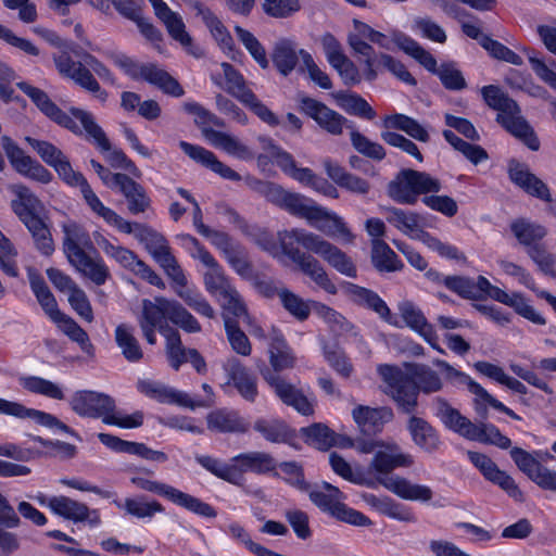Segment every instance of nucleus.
Returning <instances> with one entry per match:
<instances>
[{"label":"nucleus","instance_id":"nucleus-1","mask_svg":"<svg viewBox=\"0 0 556 556\" xmlns=\"http://www.w3.org/2000/svg\"><path fill=\"white\" fill-rule=\"evenodd\" d=\"M278 240L283 254L287 255L304 275L308 276L318 287L329 294H336L338 292L336 285L330 280L319 261L312 254L302 252L296 244L320 256L340 274L348 277H356V267L351 257L338 247L314 232H308L301 228H293L291 230L279 231Z\"/></svg>","mask_w":556,"mask_h":556},{"label":"nucleus","instance_id":"nucleus-2","mask_svg":"<svg viewBox=\"0 0 556 556\" xmlns=\"http://www.w3.org/2000/svg\"><path fill=\"white\" fill-rule=\"evenodd\" d=\"M377 371L387 386L386 393L404 413L415 410L419 390L430 393L441 389L439 376L425 365H408L403 371L397 366L381 364Z\"/></svg>","mask_w":556,"mask_h":556},{"label":"nucleus","instance_id":"nucleus-3","mask_svg":"<svg viewBox=\"0 0 556 556\" xmlns=\"http://www.w3.org/2000/svg\"><path fill=\"white\" fill-rule=\"evenodd\" d=\"M195 460L207 471L232 484H239L244 472L265 475L276 469L274 457L265 452H247L232 457V465L208 455H198Z\"/></svg>","mask_w":556,"mask_h":556},{"label":"nucleus","instance_id":"nucleus-4","mask_svg":"<svg viewBox=\"0 0 556 556\" xmlns=\"http://www.w3.org/2000/svg\"><path fill=\"white\" fill-rule=\"evenodd\" d=\"M304 492L308 494L311 502L315 506L338 520L358 527L371 525V520L364 514L343 504L342 501L345 498L343 493L328 482L324 481L315 485L308 484V490H304Z\"/></svg>","mask_w":556,"mask_h":556},{"label":"nucleus","instance_id":"nucleus-5","mask_svg":"<svg viewBox=\"0 0 556 556\" xmlns=\"http://www.w3.org/2000/svg\"><path fill=\"white\" fill-rule=\"evenodd\" d=\"M392 38L399 49L414 58L429 72L437 74L446 89L462 90L466 87L465 78L453 64H442L437 68V60L416 40L403 31L392 33Z\"/></svg>","mask_w":556,"mask_h":556},{"label":"nucleus","instance_id":"nucleus-6","mask_svg":"<svg viewBox=\"0 0 556 556\" xmlns=\"http://www.w3.org/2000/svg\"><path fill=\"white\" fill-rule=\"evenodd\" d=\"M441 188L440 180L426 172L403 169L389 184L388 193L401 204L413 205L417 202L419 194L439 192Z\"/></svg>","mask_w":556,"mask_h":556},{"label":"nucleus","instance_id":"nucleus-7","mask_svg":"<svg viewBox=\"0 0 556 556\" xmlns=\"http://www.w3.org/2000/svg\"><path fill=\"white\" fill-rule=\"evenodd\" d=\"M70 113L79 121L83 131L86 132L89 139H92L93 143L102 153H108L105 159L112 167L122 168L130 172L136 176H140V172L135 163L127 157V155L121 149H112L111 142L106 137L104 130L98 125L93 115L78 108H71Z\"/></svg>","mask_w":556,"mask_h":556},{"label":"nucleus","instance_id":"nucleus-8","mask_svg":"<svg viewBox=\"0 0 556 556\" xmlns=\"http://www.w3.org/2000/svg\"><path fill=\"white\" fill-rule=\"evenodd\" d=\"M113 60L115 65L124 70L132 79L142 78L175 98L182 97L185 93L178 80L155 64L138 65L125 54H117Z\"/></svg>","mask_w":556,"mask_h":556},{"label":"nucleus","instance_id":"nucleus-9","mask_svg":"<svg viewBox=\"0 0 556 556\" xmlns=\"http://www.w3.org/2000/svg\"><path fill=\"white\" fill-rule=\"evenodd\" d=\"M369 442L372 443V453H375L369 469L379 476H387L396 468L409 467L414 463L413 457L404 453L393 440L383 441L370 438Z\"/></svg>","mask_w":556,"mask_h":556},{"label":"nucleus","instance_id":"nucleus-10","mask_svg":"<svg viewBox=\"0 0 556 556\" xmlns=\"http://www.w3.org/2000/svg\"><path fill=\"white\" fill-rule=\"evenodd\" d=\"M2 148L16 173L42 185L51 182L52 174L41 163L26 154L10 137H2Z\"/></svg>","mask_w":556,"mask_h":556},{"label":"nucleus","instance_id":"nucleus-11","mask_svg":"<svg viewBox=\"0 0 556 556\" xmlns=\"http://www.w3.org/2000/svg\"><path fill=\"white\" fill-rule=\"evenodd\" d=\"M70 405L77 415L101 418L104 424L116 408L115 401L110 395L89 390L75 392L71 397Z\"/></svg>","mask_w":556,"mask_h":556},{"label":"nucleus","instance_id":"nucleus-12","mask_svg":"<svg viewBox=\"0 0 556 556\" xmlns=\"http://www.w3.org/2000/svg\"><path fill=\"white\" fill-rule=\"evenodd\" d=\"M17 88L22 90L27 97L31 99V101L36 104V106L48 118L71 130L75 135H81L83 129L75 122L77 119L71 113L62 111L45 92L43 90L29 85L26 81H20L16 84Z\"/></svg>","mask_w":556,"mask_h":556},{"label":"nucleus","instance_id":"nucleus-13","mask_svg":"<svg viewBox=\"0 0 556 556\" xmlns=\"http://www.w3.org/2000/svg\"><path fill=\"white\" fill-rule=\"evenodd\" d=\"M265 381L274 389L275 394L280 401L290 407H293L303 416L314 414V403L304 393L292 383L280 377L278 374L271 372L270 369L262 370Z\"/></svg>","mask_w":556,"mask_h":556},{"label":"nucleus","instance_id":"nucleus-14","mask_svg":"<svg viewBox=\"0 0 556 556\" xmlns=\"http://www.w3.org/2000/svg\"><path fill=\"white\" fill-rule=\"evenodd\" d=\"M510 456L517 467L539 488L556 493V471L542 465L531 453L513 447Z\"/></svg>","mask_w":556,"mask_h":556},{"label":"nucleus","instance_id":"nucleus-15","mask_svg":"<svg viewBox=\"0 0 556 556\" xmlns=\"http://www.w3.org/2000/svg\"><path fill=\"white\" fill-rule=\"evenodd\" d=\"M54 63L59 73L73 79L81 88L88 90L102 102L106 101L108 92L102 90L90 70L81 62L74 61L67 53L54 56Z\"/></svg>","mask_w":556,"mask_h":556},{"label":"nucleus","instance_id":"nucleus-16","mask_svg":"<svg viewBox=\"0 0 556 556\" xmlns=\"http://www.w3.org/2000/svg\"><path fill=\"white\" fill-rule=\"evenodd\" d=\"M302 110L313 118L317 125L330 135L339 136L344 128H352L353 123L323 102L312 98H303Z\"/></svg>","mask_w":556,"mask_h":556},{"label":"nucleus","instance_id":"nucleus-17","mask_svg":"<svg viewBox=\"0 0 556 556\" xmlns=\"http://www.w3.org/2000/svg\"><path fill=\"white\" fill-rule=\"evenodd\" d=\"M495 121L511 136L525 143L530 150L540 149V140L534 129L522 116L521 109L515 101V109H505L497 113Z\"/></svg>","mask_w":556,"mask_h":556},{"label":"nucleus","instance_id":"nucleus-18","mask_svg":"<svg viewBox=\"0 0 556 556\" xmlns=\"http://www.w3.org/2000/svg\"><path fill=\"white\" fill-rule=\"evenodd\" d=\"M138 390L160 403L176 404L194 410L197 406H206L210 402H195L187 392L176 390L162 382L150 379L139 380Z\"/></svg>","mask_w":556,"mask_h":556},{"label":"nucleus","instance_id":"nucleus-19","mask_svg":"<svg viewBox=\"0 0 556 556\" xmlns=\"http://www.w3.org/2000/svg\"><path fill=\"white\" fill-rule=\"evenodd\" d=\"M439 414L442 422L452 431L468 440L486 442V428L483 422H471L447 403L440 405Z\"/></svg>","mask_w":556,"mask_h":556},{"label":"nucleus","instance_id":"nucleus-20","mask_svg":"<svg viewBox=\"0 0 556 556\" xmlns=\"http://www.w3.org/2000/svg\"><path fill=\"white\" fill-rule=\"evenodd\" d=\"M223 369L228 376L227 384H232L245 401L252 403L256 400L258 394L256 377L238 358H228L223 364Z\"/></svg>","mask_w":556,"mask_h":556},{"label":"nucleus","instance_id":"nucleus-21","mask_svg":"<svg viewBox=\"0 0 556 556\" xmlns=\"http://www.w3.org/2000/svg\"><path fill=\"white\" fill-rule=\"evenodd\" d=\"M489 298L511 307L516 314L534 325L544 326L546 319L539 313L529 302V300L520 292H511L492 286L489 283Z\"/></svg>","mask_w":556,"mask_h":556},{"label":"nucleus","instance_id":"nucleus-22","mask_svg":"<svg viewBox=\"0 0 556 556\" xmlns=\"http://www.w3.org/2000/svg\"><path fill=\"white\" fill-rule=\"evenodd\" d=\"M0 414L10 415L18 418H30L41 426L48 428H55L80 440L78 434L73 429H71L55 416L41 410L27 408L24 405L16 402H11L0 397Z\"/></svg>","mask_w":556,"mask_h":556},{"label":"nucleus","instance_id":"nucleus-23","mask_svg":"<svg viewBox=\"0 0 556 556\" xmlns=\"http://www.w3.org/2000/svg\"><path fill=\"white\" fill-rule=\"evenodd\" d=\"M207 429L216 433H247L250 422L239 412L219 408L206 415Z\"/></svg>","mask_w":556,"mask_h":556},{"label":"nucleus","instance_id":"nucleus-24","mask_svg":"<svg viewBox=\"0 0 556 556\" xmlns=\"http://www.w3.org/2000/svg\"><path fill=\"white\" fill-rule=\"evenodd\" d=\"M308 224L326 236L339 238L346 243H352L355 238L341 216L320 205Z\"/></svg>","mask_w":556,"mask_h":556},{"label":"nucleus","instance_id":"nucleus-25","mask_svg":"<svg viewBox=\"0 0 556 556\" xmlns=\"http://www.w3.org/2000/svg\"><path fill=\"white\" fill-rule=\"evenodd\" d=\"M508 172L511 181L528 194L547 202L552 200L547 185L532 174L526 164L513 161Z\"/></svg>","mask_w":556,"mask_h":556},{"label":"nucleus","instance_id":"nucleus-26","mask_svg":"<svg viewBox=\"0 0 556 556\" xmlns=\"http://www.w3.org/2000/svg\"><path fill=\"white\" fill-rule=\"evenodd\" d=\"M179 147L190 159L210 168L222 178L231 181L241 180V176L236 170L220 162L213 152L205 148L186 141H180Z\"/></svg>","mask_w":556,"mask_h":556},{"label":"nucleus","instance_id":"nucleus-27","mask_svg":"<svg viewBox=\"0 0 556 556\" xmlns=\"http://www.w3.org/2000/svg\"><path fill=\"white\" fill-rule=\"evenodd\" d=\"M384 211L387 222L404 235L420 241L427 236L428 232L424 230L425 218L418 213L396 207H387Z\"/></svg>","mask_w":556,"mask_h":556},{"label":"nucleus","instance_id":"nucleus-28","mask_svg":"<svg viewBox=\"0 0 556 556\" xmlns=\"http://www.w3.org/2000/svg\"><path fill=\"white\" fill-rule=\"evenodd\" d=\"M352 415L359 428L361 437L366 438H374L381 432L383 425L393 416L388 408H370L362 405L355 407Z\"/></svg>","mask_w":556,"mask_h":556},{"label":"nucleus","instance_id":"nucleus-29","mask_svg":"<svg viewBox=\"0 0 556 556\" xmlns=\"http://www.w3.org/2000/svg\"><path fill=\"white\" fill-rule=\"evenodd\" d=\"M67 261L79 274L91 280L96 286H102L111 278L110 269L99 254L91 256L83 251Z\"/></svg>","mask_w":556,"mask_h":556},{"label":"nucleus","instance_id":"nucleus-30","mask_svg":"<svg viewBox=\"0 0 556 556\" xmlns=\"http://www.w3.org/2000/svg\"><path fill=\"white\" fill-rule=\"evenodd\" d=\"M342 289L346 296L355 304L374 311L384 321H391V311L378 293L352 282H344Z\"/></svg>","mask_w":556,"mask_h":556},{"label":"nucleus","instance_id":"nucleus-31","mask_svg":"<svg viewBox=\"0 0 556 556\" xmlns=\"http://www.w3.org/2000/svg\"><path fill=\"white\" fill-rule=\"evenodd\" d=\"M153 7L156 17L165 25L169 36L179 41L181 46L190 48L192 39L186 31V26L176 12L172 11L163 0H149Z\"/></svg>","mask_w":556,"mask_h":556},{"label":"nucleus","instance_id":"nucleus-32","mask_svg":"<svg viewBox=\"0 0 556 556\" xmlns=\"http://www.w3.org/2000/svg\"><path fill=\"white\" fill-rule=\"evenodd\" d=\"M323 165L328 177L340 188L356 194H367L369 192L370 184L367 180L346 172L337 162L325 159Z\"/></svg>","mask_w":556,"mask_h":556},{"label":"nucleus","instance_id":"nucleus-33","mask_svg":"<svg viewBox=\"0 0 556 556\" xmlns=\"http://www.w3.org/2000/svg\"><path fill=\"white\" fill-rule=\"evenodd\" d=\"M378 481L403 500L429 502L433 496V492L429 486L414 484L402 477L379 478Z\"/></svg>","mask_w":556,"mask_h":556},{"label":"nucleus","instance_id":"nucleus-34","mask_svg":"<svg viewBox=\"0 0 556 556\" xmlns=\"http://www.w3.org/2000/svg\"><path fill=\"white\" fill-rule=\"evenodd\" d=\"M170 306L172 301L163 296H157L154 301L144 299L142 301L141 314L138 317L139 326L157 328L161 331V328L168 326L166 319L169 320L168 312Z\"/></svg>","mask_w":556,"mask_h":556},{"label":"nucleus","instance_id":"nucleus-35","mask_svg":"<svg viewBox=\"0 0 556 556\" xmlns=\"http://www.w3.org/2000/svg\"><path fill=\"white\" fill-rule=\"evenodd\" d=\"M11 190L15 195L11 201V208L20 220L39 215L43 211L42 202L27 186L16 184Z\"/></svg>","mask_w":556,"mask_h":556},{"label":"nucleus","instance_id":"nucleus-36","mask_svg":"<svg viewBox=\"0 0 556 556\" xmlns=\"http://www.w3.org/2000/svg\"><path fill=\"white\" fill-rule=\"evenodd\" d=\"M362 498L366 504L376 509L378 513L392 519L404 522L416 521V517L410 508L395 502L388 496H377L371 493H364L362 494Z\"/></svg>","mask_w":556,"mask_h":556},{"label":"nucleus","instance_id":"nucleus-37","mask_svg":"<svg viewBox=\"0 0 556 556\" xmlns=\"http://www.w3.org/2000/svg\"><path fill=\"white\" fill-rule=\"evenodd\" d=\"M269 363L274 374L293 368L295 356L280 331L273 329L269 342Z\"/></svg>","mask_w":556,"mask_h":556},{"label":"nucleus","instance_id":"nucleus-38","mask_svg":"<svg viewBox=\"0 0 556 556\" xmlns=\"http://www.w3.org/2000/svg\"><path fill=\"white\" fill-rule=\"evenodd\" d=\"M434 365L442 368L447 377L455 381L456 383L464 384L468 388V390L476 395L473 400L476 412L484 417L486 414V391L476 381H473L469 376L465 375L456 370L445 361H435Z\"/></svg>","mask_w":556,"mask_h":556},{"label":"nucleus","instance_id":"nucleus-39","mask_svg":"<svg viewBox=\"0 0 556 556\" xmlns=\"http://www.w3.org/2000/svg\"><path fill=\"white\" fill-rule=\"evenodd\" d=\"M115 189L126 198L128 211L134 215L144 213L151 205L144 188L127 175Z\"/></svg>","mask_w":556,"mask_h":556},{"label":"nucleus","instance_id":"nucleus-40","mask_svg":"<svg viewBox=\"0 0 556 556\" xmlns=\"http://www.w3.org/2000/svg\"><path fill=\"white\" fill-rule=\"evenodd\" d=\"M135 328L128 324H119L115 328V342L122 355L130 363H138L143 358V351L135 337Z\"/></svg>","mask_w":556,"mask_h":556},{"label":"nucleus","instance_id":"nucleus-41","mask_svg":"<svg viewBox=\"0 0 556 556\" xmlns=\"http://www.w3.org/2000/svg\"><path fill=\"white\" fill-rule=\"evenodd\" d=\"M204 137L214 147L223 149L230 155L241 160H252L254 157L248 146L229 134L217 130H204Z\"/></svg>","mask_w":556,"mask_h":556},{"label":"nucleus","instance_id":"nucleus-42","mask_svg":"<svg viewBox=\"0 0 556 556\" xmlns=\"http://www.w3.org/2000/svg\"><path fill=\"white\" fill-rule=\"evenodd\" d=\"M48 507L56 515L75 522L85 521L89 516V507L67 496H52Z\"/></svg>","mask_w":556,"mask_h":556},{"label":"nucleus","instance_id":"nucleus-43","mask_svg":"<svg viewBox=\"0 0 556 556\" xmlns=\"http://www.w3.org/2000/svg\"><path fill=\"white\" fill-rule=\"evenodd\" d=\"M510 230L518 242L528 249L538 245L547 233L546 228L527 218H517L510 224Z\"/></svg>","mask_w":556,"mask_h":556},{"label":"nucleus","instance_id":"nucleus-44","mask_svg":"<svg viewBox=\"0 0 556 556\" xmlns=\"http://www.w3.org/2000/svg\"><path fill=\"white\" fill-rule=\"evenodd\" d=\"M300 51L296 52L295 43L288 39H280L273 49V63L283 76H288L296 66Z\"/></svg>","mask_w":556,"mask_h":556},{"label":"nucleus","instance_id":"nucleus-45","mask_svg":"<svg viewBox=\"0 0 556 556\" xmlns=\"http://www.w3.org/2000/svg\"><path fill=\"white\" fill-rule=\"evenodd\" d=\"M443 285L459 296L469 300L480 299L486 291V279L483 276L479 277L478 283L463 276H446L443 278Z\"/></svg>","mask_w":556,"mask_h":556},{"label":"nucleus","instance_id":"nucleus-46","mask_svg":"<svg viewBox=\"0 0 556 556\" xmlns=\"http://www.w3.org/2000/svg\"><path fill=\"white\" fill-rule=\"evenodd\" d=\"M62 230L64 232L63 251L67 260L85 251L84 247L90 244L88 233L75 222L64 223L62 225Z\"/></svg>","mask_w":556,"mask_h":556},{"label":"nucleus","instance_id":"nucleus-47","mask_svg":"<svg viewBox=\"0 0 556 556\" xmlns=\"http://www.w3.org/2000/svg\"><path fill=\"white\" fill-rule=\"evenodd\" d=\"M217 299L220 302V306L223 309L222 317L224 320V325L226 324V318L228 320L243 318L245 323H251V316L248 313V307L241 294L233 286L226 293H224L222 296Z\"/></svg>","mask_w":556,"mask_h":556},{"label":"nucleus","instance_id":"nucleus-48","mask_svg":"<svg viewBox=\"0 0 556 556\" xmlns=\"http://www.w3.org/2000/svg\"><path fill=\"white\" fill-rule=\"evenodd\" d=\"M254 430L271 443H287L293 438L289 426L280 419L258 418L254 422Z\"/></svg>","mask_w":556,"mask_h":556},{"label":"nucleus","instance_id":"nucleus-49","mask_svg":"<svg viewBox=\"0 0 556 556\" xmlns=\"http://www.w3.org/2000/svg\"><path fill=\"white\" fill-rule=\"evenodd\" d=\"M408 430L413 441L426 452H433L439 447L435 430L426 420L413 416L408 421Z\"/></svg>","mask_w":556,"mask_h":556},{"label":"nucleus","instance_id":"nucleus-50","mask_svg":"<svg viewBox=\"0 0 556 556\" xmlns=\"http://www.w3.org/2000/svg\"><path fill=\"white\" fill-rule=\"evenodd\" d=\"M498 264L506 275L516 277L519 283L533 291L538 298L544 299L553 307V301L556 300V296L545 290L539 289L534 278L528 270L506 260H500Z\"/></svg>","mask_w":556,"mask_h":556},{"label":"nucleus","instance_id":"nucleus-51","mask_svg":"<svg viewBox=\"0 0 556 556\" xmlns=\"http://www.w3.org/2000/svg\"><path fill=\"white\" fill-rule=\"evenodd\" d=\"M26 226L35 241L36 248L43 255H51L54 251L53 240L50 230L39 215L21 219Z\"/></svg>","mask_w":556,"mask_h":556},{"label":"nucleus","instance_id":"nucleus-52","mask_svg":"<svg viewBox=\"0 0 556 556\" xmlns=\"http://www.w3.org/2000/svg\"><path fill=\"white\" fill-rule=\"evenodd\" d=\"M371 245V261L379 271H395L402 268L397 255L384 241L374 239Z\"/></svg>","mask_w":556,"mask_h":556},{"label":"nucleus","instance_id":"nucleus-53","mask_svg":"<svg viewBox=\"0 0 556 556\" xmlns=\"http://www.w3.org/2000/svg\"><path fill=\"white\" fill-rule=\"evenodd\" d=\"M80 191L83 193V197L88 204V206L97 215L102 217L108 224L118 228V226H122L124 228H128L127 225L124 224V218L119 216L116 212H114L112 208L105 206L100 199L97 197V194L91 189L88 181L80 187Z\"/></svg>","mask_w":556,"mask_h":556},{"label":"nucleus","instance_id":"nucleus-54","mask_svg":"<svg viewBox=\"0 0 556 556\" xmlns=\"http://www.w3.org/2000/svg\"><path fill=\"white\" fill-rule=\"evenodd\" d=\"M383 124L387 128L402 130L421 142H428L430 139L428 131L416 119L404 114L389 115L384 118Z\"/></svg>","mask_w":556,"mask_h":556},{"label":"nucleus","instance_id":"nucleus-55","mask_svg":"<svg viewBox=\"0 0 556 556\" xmlns=\"http://www.w3.org/2000/svg\"><path fill=\"white\" fill-rule=\"evenodd\" d=\"M168 501L202 517L215 518L217 515L210 504L176 488L173 489Z\"/></svg>","mask_w":556,"mask_h":556},{"label":"nucleus","instance_id":"nucleus-56","mask_svg":"<svg viewBox=\"0 0 556 556\" xmlns=\"http://www.w3.org/2000/svg\"><path fill=\"white\" fill-rule=\"evenodd\" d=\"M30 287L34 291L39 304L49 315V317L58 323L60 319H63L65 314L61 313L58 308V303L54 295L51 293L50 289L41 278H35L30 280Z\"/></svg>","mask_w":556,"mask_h":556},{"label":"nucleus","instance_id":"nucleus-57","mask_svg":"<svg viewBox=\"0 0 556 556\" xmlns=\"http://www.w3.org/2000/svg\"><path fill=\"white\" fill-rule=\"evenodd\" d=\"M318 206L314 201L304 195L287 191L281 208L292 215L305 218L309 223Z\"/></svg>","mask_w":556,"mask_h":556},{"label":"nucleus","instance_id":"nucleus-58","mask_svg":"<svg viewBox=\"0 0 556 556\" xmlns=\"http://www.w3.org/2000/svg\"><path fill=\"white\" fill-rule=\"evenodd\" d=\"M341 108L349 114L361 116L367 119H374L376 116L375 111L368 102L356 93L338 92L336 94Z\"/></svg>","mask_w":556,"mask_h":556},{"label":"nucleus","instance_id":"nucleus-59","mask_svg":"<svg viewBox=\"0 0 556 556\" xmlns=\"http://www.w3.org/2000/svg\"><path fill=\"white\" fill-rule=\"evenodd\" d=\"M151 256L177 286L181 288L187 286V278L176 257L172 254L169 245L165 247Z\"/></svg>","mask_w":556,"mask_h":556},{"label":"nucleus","instance_id":"nucleus-60","mask_svg":"<svg viewBox=\"0 0 556 556\" xmlns=\"http://www.w3.org/2000/svg\"><path fill=\"white\" fill-rule=\"evenodd\" d=\"M118 507L125 509L128 515H131L137 518H151L155 514L163 513L164 507L157 501H146L143 496L140 497H128L125 500L124 504H119L118 502H114Z\"/></svg>","mask_w":556,"mask_h":556},{"label":"nucleus","instance_id":"nucleus-61","mask_svg":"<svg viewBox=\"0 0 556 556\" xmlns=\"http://www.w3.org/2000/svg\"><path fill=\"white\" fill-rule=\"evenodd\" d=\"M20 384L27 391L41 394L54 400H63L62 389L54 382L41 377L28 376L20 378Z\"/></svg>","mask_w":556,"mask_h":556},{"label":"nucleus","instance_id":"nucleus-62","mask_svg":"<svg viewBox=\"0 0 556 556\" xmlns=\"http://www.w3.org/2000/svg\"><path fill=\"white\" fill-rule=\"evenodd\" d=\"M222 68L226 79V91L240 102L244 101L248 93L253 92L247 86L244 77L229 63H222Z\"/></svg>","mask_w":556,"mask_h":556},{"label":"nucleus","instance_id":"nucleus-63","mask_svg":"<svg viewBox=\"0 0 556 556\" xmlns=\"http://www.w3.org/2000/svg\"><path fill=\"white\" fill-rule=\"evenodd\" d=\"M279 300L283 308L299 321L306 320L311 315V307L306 301L289 289L279 293Z\"/></svg>","mask_w":556,"mask_h":556},{"label":"nucleus","instance_id":"nucleus-64","mask_svg":"<svg viewBox=\"0 0 556 556\" xmlns=\"http://www.w3.org/2000/svg\"><path fill=\"white\" fill-rule=\"evenodd\" d=\"M198 15L202 16L203 22L208 27L218 45L224 50L231 51L233 47V39L217 16H215L208 8H205Z\"/></svg>","mask_w":556,"mask_h":556}]
</instances>
